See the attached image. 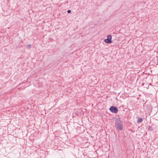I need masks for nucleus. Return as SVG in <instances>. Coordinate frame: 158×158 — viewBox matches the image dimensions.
<instances>
[{
    "instance_id": "obj_6",
    "label": "nucleus",
    "mask_w": 158,
    "mask_h": 158,
    "mask_svg": "<svg viewBox=\"0 0 158 158\" xmlns=\"http://www.w3.org/2000/svg\"><path fill=\"white\" fill-rule=\"evenodd\" d=\"M31 44H29L27 46V48L29 49L31 47Z\"/></svg>"
},
{
    "instance_id": "obj_4",
    "label": "nucleus",
    "mask_w": 158,
    "mask_h": 158,
    "mask_svg": "<svg viewBox=\"0 0 158 158\" xmlns=\"http://www.w3.org/2000/svg\"><path fill=\"white\" fill-rule=\"evenodd\" d=\"M147 128L148 130L149 131H152L153 130V129L151 126H147Z\"/></svg>"
},
{
    "instance_id": "obj_7",
    "label": "nucleus",
    "mask_w": 158,
    "mask_h": 158,
    "mask_svg": "<svg viewBox=\"0 0 158 158\" xmlns=\"http://www.w3.org/2000/svg\"><path fill=\"white\" fill-rule=\"evenodd\" d=\"M71 11L70 10H67V12L68 13H70L71 12Z\"/></svg>"
},
{
    "instance_id": "obj_1",
    "label": "nucleus",
    "mask_w": 158,
    "mask_h": 158,
    "mask_svg": "<svg viewBox=\"0 0 158 158\" xmlns=\"http://www.w3.org/2000/svg\"><path fill=\"white\" fill-rule=\"evenodd\" d=\"M115 126L116 129L118 131H121L123 129V121L120 118H114Z\"/></svg>"
},
{
    "instance_id": "obj_5",
    "label": "nucleus",
    "mask_w": 158,
    "mask_h": 158,
    "mask_svg": "<svg viewBox=\"0 0 158 158\" xmlns=\"http://www.w3.org/2000/svg\"><path fill=\"white\" fill-rule=\"evenodd\" d=\"M143 119L142 118H139L138 120L137 121V122L138 123H139L142 122L143 121Z\"/></svg>"
},
{
    "instance_id": "obj_2",
    "label": "nucleus",
    "mask_w": 158,
    "mask_h": 158,
    "mask_svg": "<svg viewBox=\"0 0 158 158\" xmlns=\"http://www.w3.org/2000/svg\"><path fill=\"white\" fill-rule=\"evenodd\" d=\"M109 110L112 113L116 114L118 111V109L117 107L112 106L110 107Z\"/></svg>"
},
{
    "instance_id": "obj_3",
    "label": "nucleus",
    "mask_w": 158,
    "mask_h": 158,
    "mask_svg": "<svg viewBox=\"0 0 158 158\" xmlns=\"http://www.w3.org/2000/svg\"><path fill=\"white\" fill-rule=\"evenodd\" d=\"M112 36L110 35H107V38L104 40V42L107 44H111L112 42L111 40Z\"/></svg>"
}]
</instances>
